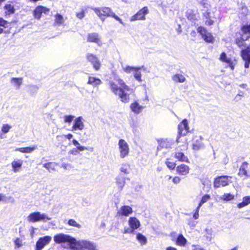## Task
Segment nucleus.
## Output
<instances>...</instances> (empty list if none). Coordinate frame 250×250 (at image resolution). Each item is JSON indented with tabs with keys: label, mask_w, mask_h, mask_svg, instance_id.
Here are the masks:
<instances>
[{
	"label": "nucleus",
	"mask_w": 250,
	"mask_h": 250,
	"mask_svg": "<svg viewBox=\"0 0 250 250\" xmlns=\"http://www.w3.org/2000/svg\"><path fill=\"white\" fill-rule=\"evenodd\" d=\"M116 183L118 188L122 190L125 183V177L123 175L119 174L116 178Z\"/></svg>",
	"instance_id": "nucleus-25"
},
{
	"label": "nucleus",
	"mask_w": 250,
	"mask_h": 250,
	"mask_svg": "<svg viewBox=\"0 0 250 250\" xmlns=\"http://www.w3.org/2000/svg\"><path fill=\"white\" fill-rule=\"evenodd\" d=\"M118 145L120 157L124 159L127 157L129 153V147L127 143L125 140L121 139L119 140Z\"/></svg>",
	"instance_id": "nucleus-5"
},
{
	"label": "nucleus",
	"mask_w": 250,
	"mask_h": 250,
	"mask_svg": "<svg viewBox=\"0 0 250 250\" xmlns=\"http://www.w3.org/2000/svg\"><path fill=\"white\" fill-rule=\"evenodd\" d=\"M87 83L93 86H97L102 83V81L98 78L90 76L88 78Z\"/></svg>",
	"instance_id": "nucleus-29"
},
{
	"label": "nucleus",
	"mask_w": 250,
	"mask_h": 250,
	"mask_svg": "<svg viewBox=\"0 0 250 250\" xmlns=\"http://www.w3.org/2000/svg\"><path fill=\"white\" fill-rule=\"evenodd\" d=\"M54 241L57 244H61L65 249L76 250L75 246L76 239L71 236L62 233H58L54 235Z\"/></svg>",
	"instance_id": "nucleus-2"
},
{
	"label": "nucleus",
	"mask_w": 250,
	"mask_h": 250,
	"mask_svg": "<svg viewBox=\"0 0 250 250\" xmlns=\"http://www.w3.org/2000/svg\"><path fill=\"white\" fill-rule=\"evenodd\" d=\"M187 243L186 239L182 234H180L177 239L176 244L180 246H185Z\"/></svg>",
	"instance_id": "nucleus-40"
},
{
	"label": "nucleus",
	"mask_w": 250,
	"mask_h": 250,
	"mask_svg": "<svg viewBox=\"0 0 250 250\" xmlns=\"http://www.w3.org/2000/svg\"><path fill=\"white\" fill-rule=\"evenodd\" d=\"M245 41L241 40V38H240L236 39L235 42L240 48H242L246 45V43L244 42Z\"/></svg>",
	"instance_id": "nucleus-51"
},
{
	"label": "nucleus",
	"mask_w": 250,
	"mask_h": 250,
	"mask_svg": "<svg viewBox=\"0 0 250 250\" xmlns=\"http://www.w3.org/2000/svg\"><path fill=\"white\" fill-rule=\"evenodd\" d=\"M166 164L170 169H173L176 166V164L174 162H171L168 159L166 161Z\"/></svg>",
	"instance_id": "nucleus-52"
},
{
	"label": "nucleus",
	"mask_w": 250,
	"mask_h": 250,
	"mask_svg": "<svg viewBox=\"0 0 250 250\" xmlns=\"http://www.w3.org/2000/svg\"><path fill=\"white\" fill-rule=\"evenodd\" d=\"M175 158L180 161L188 162V157L182 152H176L175 154Z\"/></svg>",
	"instance_id": "nucleus-36"
},
{
	"label": "nucleus",
	"mask_w": 250,
	"mask_h": 250,
	"mask_svg": "<svg viewBox=\"0 0 250 250\" xmlns=\"http://www.w3.org/2000/svg\"><path fill=\"white\" fill-rule=\"evenodd\" d=\"M85 57L87 61L91 63L95 70L97 71L100 69L101 63L99 58L95 55L88 53L86 54Z\"/></svg>",
	"instance_id": "nucleus-8"
},
{
	"label": "nucleus",
	"mask_w": 250,
	"mask_h": 250,
	"mask_svg": "<svg viewBox=\"0 0 250 250\" xmlns=\"http://www.w3.org/2000/svg\"><path fill=\"white\" fill-rule=\"evenodd\" d=\"M73 137V135L71 133H68L66 135H58L57 138H65L68 140H71Z\"/></svg>",
	"instance_id": "nucleus-54"
},
{
	"label": "nucleus",
	"mask_w": 250,
	"mask_h": 250,
	"mask_svg": "<svg viewBox=\"0 0 250 250\" xmlns=\"http://www.w3.org/2000/svg\"><path fill=\"white\" fill-rule=\"evenodd\" d=\"M149 11L146 6L140 9L136 14L132 16L130 18V21H135L138 20H145L146 15L148 14Z\"/></svg>",
	"instance_id": "nucleus-10"
},
{
	"label": "nucleus",
	"mask_w": 250,
	"mask_h": 250,
	"mask_svg": "<svg viewBox=\"0 0 250 250\" xmlns=\"http://www.w3.org/2000/svg\"><path fill=\"white\" fill-rule=\"evenodd\" d=\"M210 199V196L208 194L204 195L201 198V201H200L198 206L199 207H201L202 206L207 202Z\"/></svg>",
	"instance_id": "nucleus-44"
},
{
	"label": "nucleus",
	"mask_w": 250,
	"mask_h": 250,
	"mask_svg": "<svg viewBox=\"0 0 250 250\" xmlns=\"http://www.w3.org/2000/svg\"><path fill=\"white\" fill-rule=\"evenodd\" d=\"M203 16L208 20L206 21V24L208 25H211L214 23L213 19H215L214 12L207 11L203 12Z\"/></svg>",
	"instance_id": "nucleus-21"
},
{
	"label": "nucleus",
	"mask_w": 250,
	"mask_h": 250,
	"mask_svg": "<svg viewBox=\"0 0 250 250\" xmlns=\"http://www.w3.org/2000/svg\"><path fill=\"white\" fill-rule=\"evenodd\" d=\"M144 66H142L141 67H134V66H123V70L126 73L130 74L132 72H133V71L137 69H141V68H143Z\"/></svg>",
	"instance_id": "nucleus-37"
},
{
	"label": "nucleus",
	"mask_w": 250,
	"mask_h": 250,
	"mask_svg": "<svg viewBox=\"0 0 250 250\" xmlns=\"http://www.w3.org/2000/svg\"><path fill=\"white\" fill-rule=\"evenodd\" d=\"M234 196L230 193H225L222 195L220 199L225 201H229L234 199Z\"/></svg>",
	"instance_id": "nucleus-43"
},
{
	"label": "nucleus",
	"mask_w": 250,
	"mask_h": 250,
	"mask_svg": "<svg viewBox=\"0 0 250 250\" xmlns=\"http://www.w3.org/2000/svg\"><path fill=\"white\" fill-rule=\"evenodd\" d=\"M201 136H195L193 139L192 148L195 150H198L204 147Z\"/></svg>",
	"instance_id": "nucleus-17"
},
{
	"label": "nucleus",
	"mask_w": 250,
	"mask_h": 250,
	"mask_svg": "<svg viewBox=\"0 0 250 250\" xmlns=\"http://www.w3.org/2000/svg\"><path fill=\"white\" fill-rule=\"evenodd\" d=\"M52 237L49 235H45L39 238L36 243L35 250H42L50 243Z\"/></svg>",
	"instance_id": "nucleus-9"
},
{
	"label": "nucleus",
	"mask_w": 250,
	"mask_h": 250,
	"mask_svg": "<svg viewBox=\"0 0 250 250\" xmlns=\"http://www.w3.org/2000/svg\"><path fill=\"white\" fill-rule=\"evenodd\" d=\"M61 167L66 170H69L72 168L70 164L65 163H63L62 164Z\"/></svg>",
	"instance_id": "nucleus-56"
},
{
	"label": "nucleus",
	"mask_w": 250,
	"mask_h": 250,
	"mask_svg": "<svg viewBox=\"0 0 250 250\" xmlns=\"http://www.w3.org/2000/svg\"><path fill=\"white\" fill-rule=\"evenodd\" d=\"M49 11V8L42 5H39L33 10V15L35 19L40 20L42 13L47 14Z\"/></svg>",
	"instance_id": "nucleus-11"
},
{
	"label": "nucleus",
	"mask_w": 250,
	"mask_h": 250,
	"mask_svg": "<svg viewBox=\"0 0 250 250\" xmlns=\"http://www.w3.org/2000/svg\"><path fill=\"white\" fill-rule=\"evenodd\" d=\"M219 59L221 61L228 64L231 70L234 69L235 63L230 58L227 57V55L225 52L221 53Z\"/></svg>",
	"instance_id": "nucleus-22"
},
{
	"label": "nucleus",
	"mask_w": 250,
	"mask_h": 250,
	"mask_svg": "<svg viewBox=\"0 0 250 250\" xmlns=\"http://www.w3.org/2000/svg\"><path fill=\"white\" fill-rule=\"evenodd\" d=\"M68 154H71L73 155H78L79 152L76 148H74L68 151Z\"/></svg>",
	"instance_id": "nucleus-57"
},
{
	"label": "nucleus",
	"mask_w": 250,
	"mask_h": 250,
	"mask_svg": "<svg viewBox=\"0 0 250 250\" xmlns=\"http://www.w3.org/2000/svg\"><path fill=\"white\" fill-rule=\"evenodd\" d=\"M72 143L75 146H76V148L80 145L79 142L75 139H73L72 140Z\"/></svg>",
	"instance_id": "nucleus-64"
},
{
	"label": "nucleus",
	"mask_w": 250,
	"mask_h": 250,
	"mask_svg": "<svg viewBox=\"0 0 250 250\" xmlns=\"http://www.w3.org/2000/svg\"><path fill=\"white\" fill-rule=\"evenodd\" d=\"M172 80L176 83H182L185 82L186 78L185 76L182 74H177L172 76Z\"/></svg>",
	"instance_id": "nucleus-35"
},
{
	"label": "nucleus",
	"mask_w": 250,
	"mask_h": 250,
	"mask_svg": "<svg viewBox=\"0 0 250 250\" xmlns=\"http://www.w3.org/2000/svg\"><path fill=\"white\" fill-rule=\"evenodd\" d=\"M84 128V120L81 116L76 118L74 121L72 126L71 131H76L77 130H82Z\"/></svg>",
	"instance_id": "nucleus-14"
},
{
	"label": "nucleus",
	"mask_w": 250,
	"mask_h": 250,
	"mask_svg": "<svg viewBox=\"0 0 250 250\" xmlns=\"http://www.w3.org/2000/svg\"><path fill=\"white\" fill-rule=\"evenodd\" d=\"M128 225L129 228H124V233H132L135 229H138L141 226L139 220L135 217H131L128 219Z\"/></svg>",
	"instance_id": "nucleus-6"
},
{
	"label": "nucleus",
	"mask_w": 250,
	"mask_h": 250,
	"mask_svg": "<svg viewBox=\"0 0 250 250\" xmlns=\"http://www.w3.org/2000/svg\"><path fill=\"white\" fill-rule=\"evenodd\" d=\"M140 70L141 69H137L133 71V75L135 79L139 82L142 81L141 79L142 75L140 71Z\"/></svg>",
	"instance_id": "nucleus-46"
},
{
	"label": "nucleus",
	"mask_w": 250,
	"mask_h": 250,
	"mask_svg": "<svg viewBox=\"0 0 250 250\" xmlns=\"http://www.w3.org/2000/svg\"><path fill=\"white\" fill-rule=\"evenodd\" d=\"M75 246L77 248L76 250H98L97 246L95 243L87 240L76 239Z\"/></svg>",
	"instance_id": "nucleus-3"
},
{
	"label": "nucleus",
	"mask_w": 250,
	"mask_h": 250,
	"mask_svg": "<svg viewBox=\"0 0 250 250\" xmlns=\"http://www.w3.org/2000/svg\"><path fill=\"white\" fill-rule=\"evenodd\" d=\"M189 127L188 126V121L184 119L178 125V134L179 135L176 140V142H178V139L182 135H185L188 131Z\"/></svg>",
	"instance_id": "nucleus-15"
},
{
	"label": "nucleus",
	"mask_w": 250,
	"mask_h": 250,
	"mask_svg": "<svg viewBox=\"0 0 250 250\" xmlns=\"http://www.w3.org/2000/svg\"><path fill=\"white\" fill-rule=\"evenodd\" d=\"M37 149V146L34 145L32 147H20L16 149V151H19L22 153H30Z\"/></svg>",
	"instance_id": "nucleus-28"
},
{
	"label": "nucleus",
	"mask_w": 250,
	"mask_h": 250,
	"mask_svg": "<svg viewBox=\"0 0 250 250\" xmlns=\"http://www.w3.org/2000/svg\"><path fill=\"white\" fill-rule=\"evenodd\" d=\"M248 164L246 162H244L242 163V164L241 165V166L239 168V172H238V174L240 176H245L246 177L248 176L247 171L246 170V168L248 167Z\"/></svg>",
	"instance_id": "nucleus-33"
},
{
	"label": "nucleus",
	"mask_w": 250,
	"mask_h": 250,
	"mask_svg": "<svg viewBox=\"0 0 250 250\" xmlns=\"http://www.w3.org/2000/svg\"><path fill=\"white\" fill-rule=\"evenodd\" d=\"M8 22L7 21L4 20L1 18H0V26H2L4 28H7L8 26Z\"/></svg>",
	"instance_id": "nucleus-53"
},
{
	"label": "nucleus",
	"mask_w": 250,
	"mask_h": 250,
	"mask_svg": "<svg viewBox=\"0 0 250 250\" xmlns=\"http://www.w3.org/2000/svg\"><path fill=\"white\" fill-rule=\"evenodd\" d=\"M250 204V196H245L243 198L242 202L237 204V207L241 208Z\"/></svg>",
	"instance_id": "nucleus-34"
},
{
	"label": "nucleus",
	"mask_w": 250,
	"mask_h": 250,
	"mask_svg": "<svg viewBox=\"0 0 250 250\" xmlns=\"http://www.w3.org/2000/svg\"><path fill=\"white\" fill-rule=\"evenodd\" d=\"M51 218L49 217L46 213H42L40 212H34L30 213L27 217V220L29 222L35 223L39 221L46 222L51 220Z\"/></svg>",
	"instance_id": "nucleus-4"
},
{
	"label": "nucleus",
	"mask_w": 250,
	"mask_h": 250,
	"mask_svg": "<svg viewBox=\"0 0 250 250\" xmlns=\"http://www.w3.org/2000/svg\"><path fill=\"white\" fill-rule=\"evenodd\" d=\"M65 20L63 17L60 14L57 13L54 16V26H60L62 25Z\"/></svg>",
	"instance_id": "nucleus-26"
},
{
	"label": "nucleus",
	"mask_w": 250,
	"mask_h": 250,
	"mask_svg": "<svg viewBox=\"0 0 250 250\" xmlns=\"http://www.w3.org/2000/svg\"><path fill=\"white\" fill-rule=\"evenodd\" d=\"M27 92L31 95H35L38 91L39 86L37 85L29 84L27 86Z\"/></svg>",
	"instance_id": "nucleus-31"
},
{
	"label": "nucleus",
	"mask_w": 250,
	"mask_h": 250,
	"mask_svg": "<svg viewBox=\"0 0 250 250\" xmlns=\"http://www.w3.org/2000/svg\"><path fill=\"white\" fill-rule=\"evenodd\" d=\"M231 176H221L216 178L214 182V187L218 188L220 187H225L231 183Z\"/></svg>",
	"instance_id": "nucleus-7"
},
{
	"label": "nucleus",
	"mask_w": 250,
	"mask_h": 250,
	"mask_svg": "<svg viewBox=\"0 0 250 250\" xmlns=\"http://www.w3.org/2000/svg\"><path fill=\"white\" fill-rule=\"evenodd\" d=\"M91 9H92L96 14V15L100 18V19L104 21V16L102 15V13L101 12V10L100 8H94L91 7Z\"/></svg>",
	"instance_id": "nucleus-45"
},
{
	"label": "nucleus",
	"mask_w": 250,
	"mask_h": 250,
	"mask_svg": "<svg viewBox=\"0 0 250 250\" xmlns=\"http://www.w3.org/2000/svg\"><path fill=\"white\" fill-rule=\"evenodd\" d=\"M12 128V126L8 124H4L1 127V131L3 133H8L10 129Z\"/></svg>",
	"instance_id": "nucleus-49"
},
{
	"label": "nucleus",
	"mask_w": 250,
	"mask_h": 250,
	"mask_svg": "<svg viewBox=\"0 0 250 250\" xmlns=\"http://www.w3.org/2000/svg\"><path fill=\"white\" fill-rule=\"evenodd\" d=\"M75 116L73 115H65L63 117L64 123L70 124L74 120Z\"/></svg>",
	"instance_id": "nucleus-50"
},
{
	"label": "nucleus",
	"mask_w": 250,
	"mask_h": 250,
	"mask_svg": "<svg viewBox=\"0 0 250 250\" xmlns=\"http://www.w3.org/2000/svg\"><path fill=\"white\" fill-rule=\"evenodd\" d=\"M133 212L132 208L128 206H123L117 211V215L119 216H128Z\"/></svg>",
	"instance_id": "nucleus-18"
},
{
	"label": "nucleus",
	"mask_w": 250,
	"mask_h": 250,
	"mask_svg": "<svg viewBox=\"0 0 250 250\" xmlns=\"http://www.w3.org/2000/svg\"><path fill=\"white\" fill-rule=\"evenodd\" d=\"M188 19L191 21H195L197 20L196 15L191 10H188L187 12Z\"/></svg>",
	"instance_id": "nucleus-42"
},
{
	"label": "nucleus",
	"mask_w": 250,
	"mask_h": 250,
	"mask_svg": "<svg viewBox=\"0 0 250 250\" xmlns=\"http://www.w3.org/2000/svg\"><path fill=\"white\" fill-rule=\"evenodd\" d=\"M172 181L173 183L175 184H178L180 182L181 178L178 176H175L173 178Z\"/></svg>",
	"instance_id": "nucleus-59"
},
{
	"label": "nucleus",
	"mask_w": 250,
	"mask_h": 250,
	"mask_svg": "<svg viewBox=\"0 0 250 250\" xmlns=\"http://www.w3.org/2000/svg\"><path fill=\"white\" fill-rule=\"evenodd\" d=\"M79 151H83L85 150H88V148L87 147L81 146L80 145L76 148Z\"/></svg>",
	"instance_id": "nucleus-63"
},
{
	"label": "nucleus",
	"mask_w": 250,
	"mask_h": 250,
	"mask_svg": "<svg viewBox=\"0 0 250 250\" xmlns=\"http://www.w3.org/2000/svg\"><path fill=\"white\" fill-rule=\"evenodd\" d=\"M159 145L157 147L158 150L162 148H170L174 144V141L170 139H162L158 140Z\"/></svg>",
	"instance_id": "nucleus-16"
},
{
	"label": "nucleus",
	"mask_w": 250,
	"mask_h": 250,
	"mask_svg": "<svg viewBox=\"0 0 250 250\" xmlns=\"http://www.w3.org/2000/svg\"><path fill=\"white\" fill-rule=\"evenodd\" d=\"M68 224L70 226L75 227L77 228H81V225L80 224L77 223V222L75 220L72 219H71L68 220Z\"/></svg>",
	"instance_id": "nucleus-48"
},
{
	"label": "nucleus",
	"mask_w": 250,
	"mask_h": 250,
	"mask_svg": "<svg viewBox=\"0 0 250 250\" xmlns=\"http://www.w3.org/2000/svg\"><path fill=\"white\" fill-rule=\"evenodd\" d=\"M100 9L101 10L102 15L104 16L113 17L116 20L119 21L121 24L124 25L122 20L118 16L116 15L114 12L110 8L107 7H104L100 8Z\"/></svg>",
	"instance_id": "nucleus-12"
},
{
	"label": "nucleus",
	"mask_w": 250,
	"mask_h": 250,
	"mask_svg": "<svg viewBox=\"0 0 250 250\" xmlns=\"http://www.w3.org/2000/svg\"><path fill=\"white\" fill-rule=\"evenodd\" d=\"M192 250H205V249L202 248L201 246L198 245H192Z\"/></svg>",
	"instance_id": "nucleus-58"
},
{
	"label": "nucleus",
	"mask_w": 250,
	"mask_h": 250,
	"mask_svg": "<svg viewBox=\"0 0 250 250\" xmlns=\"http://www.w3.org/2000/svg\"><path fill=\"white\" fill-rule=\"evenodd\" d=\"M130 107L131 111L135 114L140 113L144 108L143 106L140 105L137 102L132 103Z\"/></svg>",
	"instance_id": "nucleus-24"
},
{
	"label": "nucleus",
	"mask_w": 250,
	"mask_h": 250,
	"mask_svg": "<svg viewBox=\"0 0 250 250\" xmlns=\"http://www.w3.org/2000/svg\"><path fill=\"white\" fill-rule=\"evenodd\" d=\"M199 4L202 6V11L204 12L211 11L210 5L208 0H201L199 1Z\"/></svg>",
	"instance_id": "nucleus-32"
},
{
	"label": "nucleus",
	"mask_w": 250,
	"mask_h": 250,
	"mask_svg": "<svg viewBox=\"0 0 250 250\" xmlns=\"http://www.w3.org/2000/svg\"><path fill=\"white\" fill-rule=\"evenodd\" d=\"M4 9L5 10V14L6 15H11L14 14L15 12V8L14 7L10 4H6L4 7Z\"/></svg>",
	"instance_id": "nucleus-38"
},
{
	"label": "nucleus",
	"mask_w": 250,
	"mask_h": 250,
	"mask_svg": "<svg viewBox=\"0 0 250 250\" xmlns=\"http://www.w3.org/2000/svg\"><path fill=\"white\" fill-rule=\"evenodd\" d=\"M14 243H15V245H16V246L18 248H19L22 246L21 241L19 238L16 239L15 240Z\"/></svg>",
	"instance_id": "nucleus-60"
},
{
	"label": "nucleus",
	"mask_w": 250,
	"mask_h": 250,
	"mask_svg": "<svg viewBox=\"0 0 250 250\" xmlns=\"http://www.w3.org/2000/svg\"><path fill=\"white\" fill-rule=\"evenodd\" d=\"M189 167L185 164H181L176 167V171L178 174L182 176H186L189 172Z\"/></svg>",
	"instance_id": "nucleus-20"
},
{
	"label": "nucleus",
	"mask_w": 250,
	"mask_h": 250,
	"mask_svg": "<svg viewBox=\"0 0 250 250\" xmlns=\"http://www.w3.org/2000/svg\"><path fill=\"white\" fill-rule=\"evenodd\" d=\"M22 165V161L21 159L13 161L11 163V165L14 172H17L18 171L19 169L21 167Z\"/></svg>",
	"instance_id": "nucleus-27"
},
{
	"label": "nucleus",
	"mask_w": 250,
	"mask_h": 250,
	"mask_svg": "<svg viewBox=\"0 0 250 250\" xmlns=\"http://www.w3.org/2000/svg\"><path fill=\"white\" fill-rule=\"evenodd\" d=\"M240 38L243 41H247L250 38V24L242 27Z\"/></svg>",
	"instance_id": "nucleus-19"
},
{
	"label": "nucleus",
	"mask_w": 250,
	"mask_h": 250,
	"mask_svg": "<svg viewBox=\"0 0 250 250\" xmlns=\"http://www.w3.org/2000/svg\"><path fill=\"white\" fill-rule=\"evenodd\" d=\"M129 165L126 164H123L120 168V171L125 174L129 173Z\"/></svg>",
	"instance_id": "nucleus-47"
},
{
	"label": "nucleus",
	"mask_w": 250,
	"mask_h": 250,
	"mask_svg": "<svg viewBox=\"0 0 250 250\" xmlns=\"http://www.w3.org/2000/svg\"><path fill=\"white\" fill-rule=\"evenodd\" d=\"M136 239L142 245H145L147 242L146 237L140 233L137 234Z\"/></svg>",
	"instance_id": "nucleus-41"
},
{
	"label": "nucleus",
	"mask_w": 250,
	"mask_h": 250,
	"mask_svg": "<svg viewBox=\"0 0 250 250\" xmlns=\"http://www.w3.org/2000/svg\"><path fill=\"white\" fill-rule=\"evenodd\" d=\"M200 207L197 206L196 208L195 211L193 214V217L194 219H197L199 218V211L200 210Z\"/></svg>",
	"instance_id": "nucleus-55"
},
{
	"label": "nucleus",
	"mask_w": 250,
	"mask_h": 250,
	"mask_svg": "<svg viewBox=\"0 0 250 250\" xmlns=\"http://www.w3.org/2000/svg\"><path fill=\"white\" fill-rule=\"evenodd\" d=\"M37 229L32 227L29 229L30 236L32 238L34 237L35 235V230Z\"/></svg>",
	"instance_id": "nucleus-62"
},
{
	"label": "nucleus",
	"mask_w": 250,
	"mask_h": 250,
	"mask_svg": "<svg viewBox=\"0 0 250 250\" xmlns=\"http://www.w3.org/2000/svg\"><path fill=\"white\" fill-rule=\"evenodd\" d=\"M56 163L53 162L47 163L43 165V167L46 168L50 172L54 171L56 170Z\"/></svg>",
	"instance_id": "nucleus-39"
},
{
	"label": "nucleus",
	"mask_w": 250,
	"mask_h": 250,
	"mask_svg": "<svg viewBox=\"0 0 250 250\" xmlns=\"http://www.w3.org/2000/svg\"><path fill=\"white\" fill-rule=\"evenodd\" d=\"M87 40L89 42H95L100 46L102 44L99 35L95 33L89 34L88 36Z\"/></svg>",
	"instance_id": "nucleus-23"
},
{
	"label": "nucleus",
	"mask_w": 250,
	"mask_h": 250,
	"mask_svg": "<svg viewBox=\"0 0 250 250\" xmlns=\"http://www.w3.org/2000/svg\"><path fill=\"white\" fill-rule=\"evenodd\" d=\"M77 17L79 19H82L84 17V12L83 11H82V12L80 13H78L76 14Z\"/></svg>",
	"instance_id": "nucleus-61"
},
{
	"label": "nucleus",
	"mask_w": 250,
	"mask_h": 250,
	"mask_svg": "<svg viewBox=\"0 0 250 250\" xmlns=\"http://www.w3.org/2000/svg\"><path fill=\"white\" fill-rule=\"evenodd\" d=\"M11 83L16 89H19L22 83V79L21 78H12L11 79Z\"/></svg>",
	"instance_id": "nucleus-30"
},
{
	"label": "nucleus",
	"mask_w": 250,
	"mask_h": 250,
	"mask_svg": "<svg viewBox=\"0 0 250 250\" xmlns=\"http://www.w3.org/2000/svg\"><path fill=\"white\" fill-rule=\"evenodd\" d=\"M109 84L111 91L118 96L122 102L127 103L129 101V95L132 92V89L123 80L115 76L113 80L109 81Z\"/></svg>",
	"instance_id": "nucleus-1"
},
{
	"label": "nucleus",
	"mask_w": 250,
	"mask_h": 250,
	"mask_svg": "<svg viewBox=\"0 0 250 250\" xmlns=\"http://www.w3.org/2000/svg\"><path fill=\"white\" fill-rule=\"evenodd\" d=\"M198 32L201 34L202 38L207 42H212L213 37L211 34L208 32L204 27H199L197 29Z\"/></svg>",
	"instance_id": "nucleus-13"
}]
</instances>
